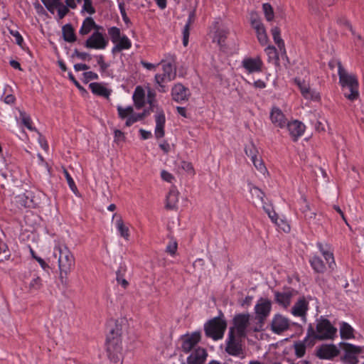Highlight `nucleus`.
Here are the masks:
<instances>
[{
	"instance_id": "57",
	"label": "nucleus",
	"mask_w": 364,
	"mask_h": 364,
	"mask_svg": "<svg viewBox=\"0 0 364 364\" xmlns=\"http://www.w3.org/2000/svg\"><path fill=\"white\" fill-rule=\"evenodd\" d=\"M97 63L100 67L102 72H105L109 67V65L104 60V57L102 55L96 56Z\"/></svg>"
},
{
	"instance_id": "47",
	"label": "nucleus",
	"mask_w": 364,
	"mask_h": 364,
	"mask_svg": "<svg viewBox=\"0 0 364 364\" xmlns=\"http://www.w3.org/2000/svg\"><path fill=\"white\" fill-rule=\"evenodd\" d=\"M42 287V280L39 277L33 278L29 284L30 291H37Z\"/></svg>"
},
{
	"instance_id": "61",
	"label": "nucleus",
	"mask_w": 364,
	"mask_h": 364,
	"mask_svg": "<svg viewBox=\"0 0 364 364\" xmlns=\"http://www.w3.org/2000/svg\"><path fill=\"white\" fill-rule=\"evenodd\" d=\"M83 75L87 82L98 79V75L92 71L85 72L83 73Z\"/></svg>"
},
{
	"instance_id": "32",
	"label": "nucleus",
	"mask_w": 364,
	"mask_h": 364,
	"mask_svg": "<svg viewBox=\"0 0 364 364\" xmlns=\"http://www.w3.org/2000/svg\"><path fill=\"white\" fill-rule=\"evenodd\" d=\"M133 100L137 108H141L144 104V92L141 87H136L133 95Z\"/></svg>"
},
{
	"instance_id": "12",
	"label": "nucleus",
	"mask_w": 364,
	"mask_h": 364,
	"mask_svg": "<svg viewBox=\"0 0 364 364\" xmlns=\"http://www.w3.org/2000/svg\"><path fill=\"white\" fill-rule=\"evenodd\" d=\"M296 291L291 289H285L282 291H274V301L279 306L287 309L290 306L293 296Z\"/></svg>"
},
{
	"instance_id": "20",
	"label": "nucleus",
	"mask_w": 364,
	"mask_h": 364,
	"mask_svg": "<svg viewBox=\"0 0 364 364\" xmlns=\"http://www.w3.org/2000/svg\"><path fill=\"white\" fill-rule=\"evenodd\" d=\"M286 126H287L289 134L294 141L301 136L305 130L304 124L297 120L291 122H287Z\"/></svg>"
},
{
	"instance_id": "53",
	"label": "nucleus",
	"mask_w": 364,
	"mask_h": 364,
	"mask_svg": "<svg viewBox=\"0 0 364 364\" xmlns=\"http://www.w3.org/2000/svg\"><path fill=\"white\" fill-rule=\"evenodd\" d=\"M180 167L188 173L194 175L195 171L191 163L183 161L181 162Z\"/></svg>"
},
{
	"instance_id": "1",
	"label": "nucleus",
	"mask_w": 364,
	"mask_h": 364,
	"mask_svg": "<svg viewBox=\"0 0 364 364\" xmlns=\"http://www.w3.org/2000/svg\"><path fill=\"white\" fill-rule=\"evenodd\" d=\"M53 256L58 259L59 280L63 286L67 287L68 275L75 266V256L66 245L60 242L53 247Z\"/></svg>"
},
{
	"instance_id": "23",
	"label": "nucleus",
	"mask_w": 364,
	"mask_h": 364,
	"mask_svg": "<svg viewBox=\"0 0 364 364\" xmlns=\"http://www.w3.org/2000/svg\"><path fill=\"white\" fill-rule=\"evenodd\" d=\"M156 120V127H155V136L157 139L162 138L164 134V125L166 122V118L164 113L163 111L159 112L155 117Z\"/></svg>"
},
{
	"instance_id": "63",
	"label": "nucleus",
	"mask_w": 364,
	"mask_h": 364,
	"mask_svg": "<svg viewBox=\"0 0 364 364\" xmlns=\"http://www.w3.org/2000/svg\"><path fill=\"white\" fill-rule=\"evenodd\" d=\"M73 55L77 56L78 58H80L81 60H86L87 58L88 60L90 59V56L88 53L80 52L77 50H75Z\"/></svg>"
},
{
	"instance_id": "31",
	"label": "nucleus",
	"mask_w": 364,
	"mask_h": 364,
	"mask_svg": "<svg viewBox=\"0 0 364 364\" xmlns=\"http://www.w3.org/2000/svg\"><path fill=\"white\" fill-rule=\"evenodd\" d=\"M313 269L318 273H323L326 271V266L322 259L318 256H314L309 260Z\"/></svg>"
},
{
	"instance_id": "5",
	"label": "nucleus",
	"mask_w": 364,
	"mask_h": 364,
	"mask_svg": "<svg viewBox=\"0 0 364 364\" xmlns=\"http://www.w3.org/2000/svg\"><path fill=\"white\" fill-rule=\"evenodd\" d=\"M226 328V321L219 316L209 320L204 324L205 336L214 341L220 340L223 337Z\"/></svg>"
},
{
	"instance_id": "13",
	"label": "nucleus",
	"mask_w": 364,
	"mask_h": 364,
	"mask_svg": "<svg viewBox=\"0 0 364 364\" xmlns=\"http://www.w3.org/2000/svg\"><path fill=\"white\" fill-rule=\"evenodd\" d=\"M200 333L195 331L191 334H187L182 338L181 348L183 352H190L200 341Z\"/></svg>"
},
{
	"instance_id": "33",
	"label": "nucleus",
	"mask_w": 364,
	"mask_h": 364,
	"mask_svg": "<svg viewBox=\"0 0 364 364\" xmlns=\"http://www.w3.org/2000/svg\"><path fill=\"white\" fill-rule=\"evenodd\" d=\"M63 35L67 42L72 43L76 41L74 29L70 24H66L63 27Z\"/></svg>"
},
{
	"instance_id": "19",
	"label": "nucleus",
	"mask_w": 364,
	"mask_h": 364,
	"mask_svg": "<svg viewBox=\"0 0 364 364\" xmlns=\"http://www.w3.org/2000/svg\"><path fill=\"white\" fill-rule=\"evenodd\" d=\"M272 122L280 128L285 127L287 124V119L282 110L277 107H273L270 113Z\"/></svg>"
},
{
	"instance_id": "43",
	"label": "nucleus",
	"mask_w": 364,
	"mask_h": 364,
	"mask_svg": "<svg viewBox=\"0 0 364 364\" xmlns=\"http://www.w3.org/2000/svg\"><path fill=\"white\" fill-rule=\"evenodd\" d=\"M295 350V355L297 358H302L306 353V345L304 342H296L294 345Z\"/></svg>"
},
{
	"instance_id": "17",
	"label": "nucleus",
	"mask_w": 364,
	"mask_h": 364,
	"mask_svg": "<svg viewBox=\"0 0 364 364\" xmlns=\"http://www.w3.org/2000/svg\"><path fill=\"white\" fill-rule=\"evenodd\" d=\"M295 82L299 86V90L304 97H305L306 99L313 100H318L320 99L319 93L316 92L315 90H311L309 84L306 83L305 82H301L298 79H296Z\"/></svg>"
},
{
	"instance_id": "40",
	"label": "nucleus",
	"mask_w": 364,
	"mask_h": 364,
	"mask_svg": "<svg viewBox=\"0 0 364 364\" xmlns=\"http://www.w3.org/2000/svg\"><path fill=\"white\" fill-rule=\"evenodd\" d=\"M108 34L109 35L113 43H117L121 38L120 29L115 26L111 27L108 29Z\"/></svg>"
},
{
	"instance_id": "48",
	"label": "nucleus",
	"mask_w": 364,
	"mask_h": 364,
	"mask_svg": "<svg viewBox=\"0 0 364 364\" xmlns=\"http://www.w3.org/2000/svg\"><path fill=\"white\" fill-rule=\"evenodd\" d=\"M251 161H252L255 167L261 173H264L267 171V168L260 156L253 159Z\"/></svg>"
},
{
	"instance_id": "2",
	"label": "nucleus",
	"mask_w": 364,
	"mask_h": 364,
	"mask_svg": "<svg viewBox=\"0 0 364 364\" xmlns=\"http://www.w3.org/2000/svg\"><path fill=\"white\" fill-rule=\"evenodd\" d=\"M338 68L339 82L342 87L344 96L349 100H355L359 96L358 82L356 77L349 74L343 68L341 62H338Z\"/></svg>"
},
{
	"instance_id": "46",
	"label": "nucleus",
	"mask_w": 364,
	"mask_h": 364,
	"mask_svg": "<svg viewBox=\"0 0 364 364\" xmlns=\"http://www.w3.org/2000/svg\"><path fill=\"white\" fill-rule=\"evenodd\" d=\"M156 82L159 85L160 88L159 89V92H166L165 86L162 84L168 81V78L166 76H164V74H156L155 75Z\"/></svg>"
},
{
	"instance_id": "44",
	"label": "nucleus",
	"mask_w": 364,
	"mask_h": 364,
	"mask_svg": "<svg viewBox=\"0 0 364 364\" xmlns=\"http://www.w3.org/2000/svg\"><path fill=\"white\" fill-rule=\"evenodd\" d=\"M117 111L119 117L121 119H125L132 114L134 109L131 106H129L126 108H124L122 106H117Z\"/></svg>"
},
{
	"instance_id": "34",
	"label": "nucleus",
	"mask_w": 364,
	"mask_h": 364,
	"mask_svg": "<svg viewBox=\"0 0 364 364\" xmlns=\"http://www.w3.org/2000/svg\"><path fill=\"white\" fill-rule=\"evenodd\" d=\"M340 333L342 338L349 339L354 337L353 328L347 323L343 322L340 327Z\"/></svg>"
},
{
	"instance_id": "21",
	"label": "nucleus",
	"mask_w": 364,
	"mask_h": 364,
	"mask_svg": "<svg viewBox=\"0 0 364 364\" xmlns=\"http://www.w3.org/2000/svg\"><path fill=\"white\" fill-rule=\"evenodd\" d=\"M171 60L166 62L164 60H162L161 64L162 65L163 73L164 76H166L168 78V81L170 82L175 79L176 76V68L173 65V62H174V56L170 55Z\"/></svg>"
},
{
	"instance_id": "64",
	"label": "nucleus",
	"mask_w": 364,
	"mask_h": 364,
	"mask_svg": "<svg viewBox=\"0 0 364 364\" xmlns=\"http://www.w3.org/2000/svg\"><path fill=\"white\" fill-rule=\"evenodd\" d=\"M125 139L124 133L118 129L114 130V141H124Z\"/></svg>"
},
{
	"instance_id": "28",
	"label": "nucleus",
	"mask_w": 364,
	"mask_h": 364,
	"mask_svg": "<svg viewBox=\"0 0 364 364\" xmlns=\"http://www.w3.org/2000/svg\"><path fill=\"white\" fill-rule=\"evenodd\" d=\"M166 208L168 209H175L178 201V192L175 188L170 189L166 196Z\"/></svg>"
},
{
	"instance_id": "25",
	"label": "nucleus",
	"mask_w": 364,
	"mask_h": 364,
	"mask_svg": "<svg viewBox=\"0 0 364 364\" xmlns=\"http://www.w3.org/2000/svg\"><path fill=\"white\" fill-rule=\"evenodd\" d=\"M229 34V30L227 28H217L213 36V41L216 42L220 49L225 47V40Z\"/></svg>"
},
{
	"instance_id": "30",
	"label": "nucleus",
	"mask_w": 364,
	"mask_h": 364,
	"mask_svg": "<svg viewBox=\"0 0 364 364\" xmlns=\"http://www.w3.org/2000/svg\"><path fill=\"white\" fill-rule=\"evenodd\" d=\"M115 44V46L112 48L113 53L129 49L132 47V42L126 36H121L119 41Z\"/></svg>"
},
{
	"instance_id": "18",
	"label": "nucleus",
	"mask_w": 364,
	"mask_h": 364,
	"mask_svg": "<svg viewBox=\"0 0 364 364\" xmlns=\"http://www.w3.org/2000/svg\"><path fill=\"white\" fill-rule=\"evenodd\" d=\"M317 247L326 261L329 268L333 269L336 266L334 257L331 247L328 244L317 243Z\"/></svg>"
},
{
	"instance_id": "39",
	"label": "nucleus",
	"mask_w": 364,
	"mask_h": 364,
	"mask_svg": "<svg viewBox=\"0 0 364 364\" xmlns=\"http://www.w3.org/2000/svg\"><path fill=\"white\" fill-rule=\"evenodd\" d=\"M250 193L254 199H255L257 203H263L264 193L257 187L252 186L250 188Z\"/></svg>"
},
{
	"instance_id": "55",
	"label": "nucleus",
	"mask_w": 364,
	"mask_h": 364,
	"mask_svg": "<svg viewBox=\"0 0 364 364\" xmlns=\"http://www.w3.org/2000/svg\"><path fill=\"white\" fill-rule=\"evenodd\" d=\"M58 14L60 19L63 18L69 12V9L66 6H64L61 2H60V5L58 6Z\"/></svg>"
},
{
	"instance_id": "58",
	"label": "nucleus",
	"mask_w": 364,
	"mask_h": 364,
	"mask_svg": "<svg viewBox=\"0 0 364 364\" xmlns=\"http://www.w3.org/2000/svg\"><path fill=\"white\" fill-rule=\"evenodd\" d=\"M119 8L120 14L122 15V19H123L124 22L126 24L130 23V20L128 18V16L127 15V13H126V11H125L124 4L123 3H120L119 4Z\"/></svg>"
},
{
	"instance_id": "60",
	"label": "nucleus",
	"mask_w": 364,
	"mask_h": 364,
	"mask_svg": "<svg viewBox=\"0 0 364 364\" xmlns=\"http://www.w3.org/2000/svg\"><path fill=\"white\" fill-rule=\"evenodd\" d=\"M265 52L269 58H275L277 56V50L272 46H269L265 48Z\"/></svg>"
},
{
	"instance_id": "59",
	"label": "nucleus",
	"mask_w": 364,
	"mask_h": 364,
	"mask_svg": "<svg viewBox=\"0 0 364 364\" xmlns=\"http://www.w3.org/2000/svg\"><path fill=\"white\" fill-rule=\"evenodd\" d=\"M26 198L28 200V198H31L29 201H26L24 203V206L26 208H36L37 205V203L34 201V200L32 198V193H27V195H26Z\"/></svg>"
},
{
	"instance_id": "9",
	"label": "nucleus",
	"mask_w": 364,
	"mask_h": 364,
	"mask_svg": "<svg viewBox=\"0 0 364 364\" xmlns=\"http://www.w3.org/2000/svg\"><path fill=\"white\" fill-rule=\"evenodd\" d=\"M234 334L238 337H245L246 330L250 324V315L248 314H240L236 315L233 319Z\"/></svg>"
},
{
	"instance_id": "50",
	"label": "nucleus",
	"mask_w": 364,
	"mask_h": 364,
	"mask_svg": "<svg viewBox=\"0 0 364 364\" xmlns=\"http://www.w3.org/2000/svg\"><path fill=\"white\" fill-rule=\"evenodd\" d=\"M20 118L25 127H26L30 130L33 129L31 117L26 112H20Z\"/></svg>"
},
{
	"instance_id": "6",
	"label": "nucleus",
	"mask_w": 364,
	"mask_h": 364,
	"mask_svg": "<svg viewBox=\"0 0 364 364\" xmlns=\"http://www.w3.org/2000/svg\"><path fill=\"white\" fill-rule=\"evenodd\" d=\"M242 338L234 334V328H230L228 338L226 341L225 351L232 356H240L243 354Z\"/></svg>"
},
{
	"instance_id": "27",
	"label": "nucleus",
	"mask_w": 364,
	"mask_h": 364,
	"mask_svg": "<svg viewBox=\"0 0 364 364\" xmlns=\"http://www.w3.org/2000/svg\"><path fill=\"white\" fill-rule=\"evenodd\" d=\"M308 310V304L304 298L300 299L291 309V314L295 316H305Z\"/></svg>"
},
{
	"instance_id": "36",
	"label": "nucleus",
	"mask_w": 364,
	"mask_h": 364,
	"mask_svg": "<svg viewBox=\"0 0 364 364\" xmlns=\"http://www.w3.org/2000/svg\"><path fill=\"white\" fill-rule=\"evenodd\" d=\"M271 33L275 43L278 47L282 49L284 47V41L280 37V30L278 27L275 26L272 28Z\"/></svg>"
},
{
	"instance_id": "14",
	"label": "nucleus",
	"mask_w": 364,
	"mask_h": 364,
	"mask_svg": "<svg viewBox=\"0 0 364 364\" xmlns=\"http://www.w3.org/2000/svg\"><path fill=\"white\" fill-rule=\"evenodd\" d=\"M339 350L335 345L323 344L318 348L316 350V356L320 359L331 360L337 356Z\"/></svg>"
},
{
	"instance_id": "26",
	"label": "nucleus",
	"mask_w": 364,
	"mask_h": 364,
	"mask_svg": "<svg viewBox=\"0 0 364 364\" xmlns=\"http://www.w3.org/2000/svg\"><path fill=\"white\" fill-rule=\"evenodd\" d=\"M89 87L93 94L105 98H109L112 92L99 82H92L89 85Z\"/></svg>"
},
{
	"instance_id": "38",
	"label": "nucleus",
	"mask_w": 364,
	"mask_h": 364,
	"mask_svg": "<svg viewBox=\"0 0 364 364\" xmlns=\"http://www.w3.org/2000/svg\"><path fill=\"white\" fill-rule=\"evenodd\" d=\"M258 41L262 46H264L268 43V36L266 32L264 26L259 28V30L255 31Z\"/></svg>"
},
{
	"instance_id": "8",
	"label": "nucleus",
	"mask_w": 364,
	"mask_h": 364,
	"mask_svg": "<svg viewBox=\"0 0 364 364\" xmlns=\"http://www.w3.org/2000/svg\"><path fill=\"white\" fill-rule=\"evenodd\" d=\"M272 310V302L266 298H260L255 306L256 318L259 323L264 324Z\"/></svg>"
},
{
	"instance_id": "3",
	"label": "nucleus",
	"mask_w": 364,
	"mask_h": 364,
	"mask_svg": "<svg viewBox=\"0 0 364 364\" xmlns=\"http://www.w3.org/2000/svg\"><path fill=\"white\" fill-rule=\"evenodd\" d=\"M336 333V328L331 325L330 321L326 318H321L317 321L316 330L311 324L309 326L306 340L309 338L317 340L331 339Z\"/></svg>"
},
{
	"instance_id": "54",
	"label": "nucleus",
	"mask_w": 364,
	"mask_h": 364,
	"mask_svg": "<svg viewBox=\"0 0 364 364\" xmlns=\"http://www.w3.org/2000/svg\"><path fill=\"white\" fill-rule=\"evenodd\" d=\"M190 28L191 26L186 24L183 30V44L184 46H187L188 44Z\"/></svg>"
},
{
	"instance_id": "22",
	"label": "nucleus",
	"mask_w": 364,
	"mask_h": 364,
	"mask_svg": "<svg viewBox=\"0 0 364 364\" xmlns=\"http://www.w3.org/2000/svg\"><path fill=\"white\" fill-rule=\"evenodd\" d=\"M242 65L249 73L259 72L262 70V62L259 58H247L242 61Z\"/></svg>"
},
{
	"instance_id": "37",
	"label": "nucleus",
	"mask_w": 364,
	"mask_h": 364,
	"mask_svg": "<svg viewBox=\"0 0 364 364\" xmlns=\"http://www.w3.org/2000/svg\"><path fill=\"white\" fill-rule=\"evenodd\" d=\"M245 154L247 156H249L251 160L255 159L259 156V151L253 143H250L246 145L245 148Z\"/></svg>"
},
{
	"instance_id": "35",
	"label": "nucleus",
	"mask_w": 364,
	"mask_h": 364,
	"mask_svg": "<svg viewBox=\"0 0 364 364\" xmlns=\"http://www.w3.org/2000/svg\"><path fill=\"white\" fill-rule=\"evenodd\" d=\"M302 212L307 223H311L315 222L316 213L310 209V207L308 204H306L302 209Z\"/></svg>"
},
{
	"instance_id": "51",
	"label": "nucleus",
	"mask_w": 364,
	"mask_h": 364,
	"mask_svg": "<svg viewBox=\"0 0 364 364\" xmlns=\"http://www.w3.org/2000/svg\"><path fill=\"white\" fill-rule=\"evenodd\" d=\"M84 4L82 6V12H87L89 14H94L95 13V9L92 6V2L91 0H83Z\"/></svg>"
},
{
	"instance_id": "15",
	"label": "nucleus",
	"mask_w": 364,
	"mask_h": 364,
	"mask_svg": "<svg viewBox=\"0 0 364 364\" xmlns=\"http://www.w3.org/2000/svg\"><path fill=\"white\" fill-rule=\"evenodd\" d=\"M190 95L189 90L181 83L176 84L171 90L172 99L177 102L187 101Z\"/></svg>"
},
{
	"instance_id": "7",
	"label": "nucleus",
	"mask_w": 364,
	"mask_h": 364,
	"mask_svg": "<svg viewBox=\"0 0 364 364\" xmlns=\"http://www.w3.org/2000/svg\"><path fill=\"white\" fill-rule=\"evenodd\" d=\"M341 346L344 351L341 360L348 364H358V355L363 353V348L348 343H341Z\"/></svg>"
},
{
	"instance_id": "4",
	"label": "nucleus",
	"mask_w": 364,
	"mask_h": 364,
	"mask_svg": "<svg viewBox=\"0 0 364 364\" xmlns=\"http://www.w3.org/2000/svg\"><path fill=\"white\" fill-rule=\"evenodd\" d=\"M106 346L109 360L113 363L120 361L122 358V339L118 331L116 333L114 330L110 331V335L107 338Z\"/></svg>"
},
{
	"instance_id": "10",
	"label": "nucleus",
	"mask_w": 364,
	"mask_h": 364,
	"mask_svg": "<svg viewBox=\"0 0 364 364\" xmlns=\"http://www.w3.org/2000/svg\"><path fill=\"white\" fill-rule=\"evenodd\" d=\"M290 327V321L288 318L280 314L274 315L270 322V330L276 334H281Z\"/></svg>"
},
{
	"instance_id": "41",
	"label": "nucleus",
	"mask_w": 364,
	"mask_h": 364,
	"mask_svg": "<svg viewBox=\"0 0 364 364\" xmlns=\"http://www.w3.org/2000/svg\"><path fill=\"white\" fill-rule=\"evenodd\" d=\"M250 23L252 27L256 31L259 30L260 28L264 26L260 18L256 13H252L250 14Z\"/></svg>"
},
{
	"instance_id": "11",
	"label": "nucleus",
	"mask_w": 364,
	"mask_h": 364,
	"mask_svg": "<svg viewBox=\"0 0 364 364\" xmlns=\"http://www.w3.org/2000/svg\"><path fill=\"white\" fill-rule=\"evenodd\" d=\"M98 31L94 33L87 39L85 43V46L87 48L102 50L105 49L108 44L104 35Z\"/></svg>"
},
{
	"instance_id": "62",
	"label": "nucleus",
	"mask_w": 364,
	"mask_h": 364,
	"mask_svg": "<svg viewBox=\"0 0 364 364\" xmlns=\"http://www.w3.org/2000/svg\"><path fill=\"white\" fill-rule=\"evenodd\" d=\"M161 176L163 180H164L167 182H171L172 180L173 179V175L164 170L161 171Z\"/></svg>"
},
{
	"instance_id": "49",
	"label": "nucleus",
	"mask_w": 364,
	"mask_h": 364,
	"mask_svg": "<svg viewBox=\"0 0 364 364\" xmlns=\"http://www.w3.org/2000/svg\"><path fill=\"white\" fill-rule=\"evenodd\" d=\"M178 243L176 240L171 239L166 246V252L171 255H174L177 251Z\"/></svg>"
},
{
	"instance_id": "24",
	"label": "nucleus",
	"mask_w": 364,
	"mask_h": 364,
	"mask_svg": "<svg viewBox=\"0 0 364 364\" xmlns=\"http://www.w3.org/2000/svg\"><path fill=\"white\" fill-rule=\"evenodd\" d=\"M93 29L95 31L102 29V28L97 25L92 18L87 17L82 22L79 33L82 36H85L90 33Z\"/></svg>"
},
{
	"instance_id": "29",
	"label": "nucleus",
	"mask_w": 364,
	"mask_h": 364,
	"mask_svg": "<svg viewBox=\"0 0 364 364\" xmlns=\"http://www.w3.org/2000/svg\"><path fill=\"white\" fill-rule=\"evenodd\" d=\"M115 217L117 218L116 220V227L120 234V236L128 240L129 237V228L124 225L121 216H117V214H114L112 218H114Z\"/></svg>"
},
{
	"instance_id": "45",
	"label": "nucleus",
	"mask_w": 364,
	"mask_h": 364,
	"mask_svg": "<svg viewBox=\"0 0 364 364\" xmlns=\"http://www.w3.org/2000/svg\"><path fill=\"white\" fill-rule=\"evenodd\" d=\"M262 9L267 21H272L274 15L272 6L268 3H265L262 5Z\"/></svg>"
},
{
	"instance_id": "52",
	"label": "nucleus",
	"mask_w": 364,
	"mask_h": 364,
	"mask_svg": "<svg viewBox=\"0 0 364 364\" xmlns=\"http://www.w3.org/2000/svg\"><path fill=\"white\" fill-rule=\"evenodd\" d=\"M63 173L67 180L69 187L73 192H75L77 191L75 183L72 177L70 176V175L69 174L68 171L65 168H63Z\"/></svg>"
},
{
	"instance_id": "42",
	"label": "nucleus",
	"mask_w": 364,
	"mask_h": 364,
	"mask_svg": "<svg viewBox=\"0 0 364 364\" xmlns=\"http://www.w3.org/2000/svg\"><path fill=\"white\" fill-rule=\"evenodd\" d=\"M46 9L52 14H54L55 9L60 5V0H41Z\"/></svg>"
},
{
	"instance_id": "56",
	"label": "nucleus",
	"mask_w": 364,
	"mask_h": 364,
	"mask_svg": "<svg viewBox=\"0 0 364 364\" xmlns=\"http://www.w3.org/2000/svg\"><path fill=\"white\" fill-rule=\"evenodd\" d=\"M9 33L11 36L15 38L16 44L21 46L23 42V39L18 31L9 30Z\"/></svg>"
},
{
	"instance_id": "16",
	"label": "nucleus",
	"mask_w": 364,
	"mask_h": 364,
	"mask_svg": "<svg viewBox=\"0 0 364 364\" xmlns=\"http://www.w3.org/2000/svg\"><path fill=\"white\" fill-rule=\"evenodd\" d=\"M208 356L205 348L198 347L196 348L187 358L188 364H203Z\"/></svg>"
}]
</instances>
